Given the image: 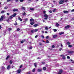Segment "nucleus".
<instances>
[{"instance_id": "obj_36", "label": "nucleus", "mask_w": 74, "mask_h": 74, "mask_svg": "<svg viewBox=\"0 0 74 74\" xmlns=\"http://www.w3.org/2000/svg\"><path fill=\"white\" fill-rule=\"evenodd\" d=\"M24 42V41L23 40H22L21 41V44H23V43Z\"/></svg>"}, {"instance_id": "obj_43", "label": "nucleus", "mask_w": 74, "mask_h": 74, "mask_svg": "<svg viewBox=\"0 0 74 74\" xmlns=\"http://www.w3.org/2000/svg\"><path fill=\"white\" fill-rule=\"evenodd\" d=\"M33 48V47L32 46H30L29 47V49H32Z\"/></svg>"}, {"instance_id": "obj_37", "label": "nucleus", "mask_w": 74, "mask_h": 74, "mask_svg": "<svg viewBox=\"0 0 74 74\" xmlns=\"http://www.w3.org/2000/svg\"><path fill=\"white\" fill-rule=\"evenodd\" d=\"M43 14H46V11H43Z\"/></svg>"}, {"instance_id": "obj_52", "label": "nucleus", "mask_w": 74, "mask_h": 74, "mask_svg": "<svg viewBox=\"0 0 74 74\" xmlns=\"http://www.w3.org/2000/svg\"><path fill=\"white\" fill-rule=\"evenodd\" d=\"M62 48H60L59 49V51H62Z\"/></svg>"}, {"instance_id": "obj_48", "label": "nucleus", "mask_w": 74, "mask_h": 74, "mask_svg": "<svg viewBox=\"0 0 74 74\" xmlns=\"http://www.w3.org/2000/svg\"><path fill=\"white\" fill-rule=\"evenodd\" d=\"M7 8H8V7H5L4 8L5 10H7Z\"/></svg>"}, {"instance_id": "obj_4", "label": "nucleus", "mask_w": 74, "mask_h": 74, "mask_svg": "<svg viewBox=\"0 0 74 74\" xmlns=\"http://www.w3.org/2000/svg\"><path fill=\"white\" fill-rule=\"evenodd\" d=\"M3 18H4V16L3 15H2L1 16L0 19V21H3Z\"/></svg>"}, {"instance_id": "obj_15", "label": "nucleus", "mask_w": 74, "mask_h": 74, "mask_svg": "<svg viewBox=\"0 0 74 74\" xmlns=\"http://www.w3.org/2000/svg\"><path fill=\"white\" fill-rule=\"evenodd\" d=\"M59 24L58 23H56V27H59Z\"/></svg>"}, {"instance_id": "obj_58", "label": "nucleus", "mask_w": 74, "mask_h": 74, "mask_svg": "<svg viewBox=\"0 0 74 74\" xmlns=\"http://www.w3.org/2000/svg\"><path fill=\"white\" fill-rule=\"evenodd\" d=\"M41 37H42V38H44V36H42Z\"/></svg>"}, {"instance_id": "obj_26", "label": "nucleus", "mask_w": 74, "mask_h": 74, "mask_svg": "<svg viewBox=\"0 0 74 74\" xmlns=\"http://www.w3.org/2000/svg\"><path fill=\"white\" fill-rule=\"evenodd\" d=\"M9 63L10 64H11L12 63V61L10 60L9 62Z\"/></svg>"}, {"instance_id": "obj_14", "label": "nucleus", "mask_w": 74, "mask_h": 74, "mask_svg": "<svg viewBox=\"0 0 74 74\" xmlns=\"http://www.w3.org/2000/svg\"><path fill=\"white\" fill-rule=\"evenodd\" d=\"M10 58V56L9 55H8L5 59L6 60H7V59H8Z\"/></svg>"}, {"instance_id": "obj_19", "label": "nucleus", "mask_w": 74, "mask_h": 74, "mask_svg": "<svg viewBox=\"0 0 74 74\" xmlns=\"http://www.w3.org/2000/svg\"><path fill=\"white\" fill-rule=\"evenodd\" d=\"M34 19L33 18H31L30 19V22H33V21H34Z\"/></svg>"}, {"instance_id": "obj_16", "label": "nucleus", "mask_w": 74, "mask_h": 74, "mask_svg": "<svg viewBox=\"0 0 74 74\" xmlns=\"http://www.w3.org/2000/svg\"><path fill=\"white\" fill-rule=\"evenodd\" d=\"M64 34V32H62L60 33L59 34H60V35H62V34Z\"/></svg>"}, {"instance_id": "obj_28", "label": "nucleus", "mask_w": 74, "mask_h": 74, "mask_svg": "<svg viewBox=\"0 0 74 74\" xmlns=\"http://www.w3.org/2000/svg\"><path fill=\"white\" fill-rule=\"evenodd\" d=\"M35 71H36V69L34 68L32 70V72H35Z\"/></svg>"}, {"instance_id": "obj_9", "label": "nucleus", "mask_w": 74, "mask_h": 74, "mask_svg": "<svg viewBox=\"0 0 74 74\" xmlns=\"http://www.w3.org/2000/svg\"><path fill=\"white\" fill-rule=\"evenodd\" d=\"M18 11V9H15L13 10V12H15V11Z\"/></svg>"}, {"instance_id": "obj_54", "label": "nucleus", "mask_w": 74, "mask_h": 74, "mask_svg": "<svg viewBox=\"0 0 74 74\" xmlns=\"http://www.w3.org/2000/svg\"><path fill=\"white\" fill-rule=\"evenodd\" d=\"M46 43H49V41L47 40H46Z\"/></svg>"}, {"instance_id": "obj_31", "label": "nucleus", "mask_w": 74, "mask_h": 74, "mask_svg": "<svg viewBox=\"0 0 74 74\" xmlns=\"http://www.w3.org/2000/svg\"><path fill=\"white\" fill-rule=\"evenodd\" d=\"M57 9L56 8L54 9L53 10V12H55V11H56Z\"/></svg>"}, {"instance_id": "obj_44", "label": "nucleus", "mask_w": 74, "mask_h": 74, "mask_svg": "<svg viewBox=\"0 0 74 74\" xmlns=\"http://www.w3.org/2000/svg\"><path fill=\"white\" fill-rule=\"evenodd\" d=\"M20 2L22 3V2H23V0H19Z\"/></svg>"}, {"instance_id": "obj_25", "label": "nucleus", "mask_w": 74, "mask_h": 74, "mask_svg": "<svg viewBox=\"0 0 74 74\" xmlns=\"http://www.w3.org/2000/svg\"><path fill=\"white\" fill-rule=\"evenodd\" d=\"M53 38H56V37H57V35H54L53 36Z\"/></svg>"}, {"instance_id": "obj_24", "label": "nucleus", "mask_w": 74, "mask_h": 74, "mask_svg": "<svg viewBox=\"0 0 74 74\" xmlns=\"http://www.w3.org/2000/svg\"><path fill=\"white\" fill-rule=\"evenodd\" d=\"M34 66H35V67H37V64L36 63H34Z\"/></svg>"}, {"instance_id": "obj_53", "label": "nucleus", "mask_w": 74, "mask_h": 74, "mask_svg": "<svg viewBox=\"0 0 74 74\" xmlns=\"http://www.w3.org/2000/svg\"><path fill=\"white\" fill-rule=\"evenodd\" d=\"M42 63L43 64H44L45 63V62H42Z\"/></svg>"}, {"instance_id": "obj_51", "label": "nucleus", "mask_w": 74, "mask_h": 74, "mask_svg": "<svg viewBox=\"0 0 74 74\" xmlns=\"http://www.w3.org/2000/svg\"><path fill=\"white\" fill-rule=\"evenodd\" d=\"M67 59H70V57L69 56H67Z\"/></svg>"}, {"instance_id": "obj_27", "label": "nucleus", "mask_w": 74, "mask_h": 74, "mask_svg": "<svg viewBox=\"0 0 74 74\" xmlns=\"http://www.w3.org/2000/svg\"><path fill=\"white\" fill-rule=\"evenodd\" d=\"M62 72H63V71L62 70H60L59 72V73H62Z\"/></svg>"}, {"instance_id": "obj_45", "label": "nucleus", "mask_w": 74, "mask_h": 74, "mask_svg": "<svg viewBox=\"0 0 74 74\" xmlns=\"http://www.w3.org/2000/svg\"><path fill=\"white\" fill-rule=\"evenodd\" d=\"M53 30H54V32H56V31H57V29H54Z\"/></svg>"}, {"instance_id": "obj_42", "label": "nucleus", "mask_w": 74, "mask_h": 74, "mask_svg": "<svg viewBox=\"0 0 74 74\" xmlns=\"http://www.w3.org/2000/svg\"><path fill=\"white\" fill-rule=\"evenodd\" d=\"M34 30H31V33H34Z\"/></svg>"}, {"instance_id": "obj_11", "label": "nucleus", "mask_w": 74, "mask_h": 74, "mask_svg": "<svg viewBox=\"0 0 74 74\" xmlns=\"http://www.w3.org/2000/svg\"><path fill=\"white\" fill-rule=\"evenodd\" d=\"M21 10H23V11H25V7L23 6L21 8Z\"/></svg>"}, {"instance_id": "obj_18", "label": "nucleus", "mask_w": 74, "mask_h": 74, "mask_svg": "<svg viewBox=\"0 0 74 74\" xmlns=\"http://www.w3.org/2000/svg\"><path fill=\"white\" fill-rule=\"evenodd\" d=\"M16 15V14L15 13H14L13 14V15H12L13 17H15V16Z\"/></svg>"}, {"instance_id": "obj_22", "label": "nucleus", "mask_w": 74, "mask_h": 74, "mask_svg": "<svg viewBox=\"0 0 74 74\" xmlns=\"http://www.w3.org/2000/svg\"><path fill=\"white\" fill-rule=\"evenodd\" d=\"M72 47V45H68V47H69V48H71Z\"/></svg>"}, {"instance_id": "obj_56", "label": "nucleus", "mask_w": 74, "mask_h": 74, "mask_svg": "<svg viewBox=\"0 0 74 74\" xmlns=\"http://www.w3.org/2000/svg\"><path fill=\"white\" fill-rule=\"evenodd\" d=\"M17 30L18 31L19 30H20V29L19 28H17Z\"/></svg>"}, {"instance_id": "obj_17", "label": "nucleus", "mask_w": 74, "mask_h": 74, "mask_svg": "<svg viewBox=\"0 0 74 74\" xmlns=\"http://www.w3.org/2000/svg\"><path fill=\"white\" fill-rule=\"evenodd\" d=\"M45 30H47L48 31V27H46L45 28Z\"/></svg>"}, {"instance_id": "obj_38", "label": "nucleus", "mask_w": 74, "mask_h": 74, "mask_svg": "<svg viewBox=\"0 0 74 74\" xmlns=\"http://www.w3.org/2000/svg\"><path fill=\"white\" fill-rule=\"evenodd\" d=\"M30 10H34V8H30Z\"/></svg>"}, {"instance_id": "obj_1", "label": "nucleus", "mask_w": 74, "mask_h": 74, "mask_svg": "<svg viewBox=\"0 0 74 74\" xmlns=\"http://www.w3.org/2000/svg\"><path fill=\"white\" fill-rule=\"evenodd\" d=\"M44 17H45V18H44V19H45V20H47V19H48V16L47 14H45L44 15Z\"/></svg>"}, {"instance_id": "obj_49", "label": "nucleus", "mask_w": 74, "mask_h": 74, "mask_svg": "<svg viewBox=\"0 0 74 74\" xmlns=\"http://www.w3.org/2000/svg\"><path fill=\"white\" fill-rule=\"evenodd\" d=\"M12 1V0H7V2H9V1Z\"/></svg>"}, {"instance_id": "obj_30", "label": "nucleus", "mask_w": 74, "mask_h": 74, "mask_svg": "<svg viewBox=\"0 0 74 74\" xmlns=\"http://www.w3.org/2000/svg\"><path fill=\"white\" fill-rule=\"evenodd\" d=\"M8 29L9 30V32H10L11 30H12V29L11 28H9Z\"/></svg>"}, {"instance_id": "obj_35", "label": "nucleus", "mask_w": 74, "mask_h": 74, "mask_svg": "<svg viewBox=\"0 0 74 74\" xmlns=\"http://www.w3.org/2000/svg\"><path fill=\"white\" fill-rule=\"evenodd\" d=\"M23 16H25V15H26V13H25V12H24V13H23Z\"/></svg>"}, {"instance_id": "obj_63", "label": "nucleus", "mask_w": 74, "mask_h": 74, "mask_svg": "<svg viewBox=\"0 0 74 74\" xmlns=\"http://www.w3.org/2000/svg\"><path fill=\"white\" fill-rule=\"evenodd\" d=\"M42 41L43 42H45V41H44V40H42Z\"/></svg>"}, {"instance_id": "obj_61", "label": "nucleus", "mask_w": 74, "mask_h": 74, "mask_svg": "<svg viewBox=\"0 0 74 74\" xmlns=\"http://www.w3.org/2000/svg\"><path fill=\"white\" fill-rule=\"evenodd\" d=\"M67 0H66V1H64V3H66V2H67Z\"/></svg>"}, {"instance_id": "obj_3", "label": "nucleus", "mask_w": 74, "mask_h": 74, "mask_svg": "<svg viewBox=\"0 0 74 74\" xmlns=\"http://www.w3.org/2000/svg\"><path fill=\"white\" fill-rule=\"evenodd\" d=\"M68 52L69 54H73L74 53V51H68Z\"/></svg>"}, {"instance_id": "obj_13", "label": "nucleus", "mask_w": 74, "mask_h": 74, "mask_svg": "<svg viewBox=\"0 0 74 74\" xmlns=\"http://www.w3.org/2000/svg\"><path fill=\"white\" fill-rule=\"evenodd\" d=\"M34 21H33L32 22H31L30 23V24L31 25H34Z\"/></svg>"}, {"instance_id": "obj_59", "label": "nucleus", "mask_w": 74, "mask_h": 74, "mask_svg": "<svg viewBox=\"0 0 74 74\" xmlns=\"http://www.w3.org/2000/svg\"><path fill=\"white\" fill-rule=\"evenodd\" d=\"M73 11H74V9H73V10H71V12H73Z\"/></svg>"}, {"instance_id": "obj_62", "label": "nucleus", "mask_w": 74, "mask_h": 74, "mask_svg": "<svg viewBox=\"0 0 74 74\" xmlns=\"http://www.w3.org/2000/svg\"><path fill=\"white\" fill-rule=\"evenodd\" d=\"M18 1H19L18 0H15V1H16V2H18Z\"/></svg>"}, {"instance_id": "obj_64", "label": "nucleus", "mask_w": 74, "mask_h": 74, "mask_svg": "<svg viewBox=\"0 0 74 74\" xmlns=\"http://www.w3.org/2000/svg\"><path fill=\"white\" fill-rule=\"evenodd\" d=\"M58 74H62V73H59V72H58Z\"/></svg>"}, {"instance_id": "obj_39", "label": "nucleus", "mask_w": 74, "mask_h": 74, "mask_svg": "<svg viewBox=\"0 0 74 74\" xmlns=\"http://www.w3.org/2000/svg\"><path fill=\"white\" fill-rule=\"evenodd\" d=\"M27 20H28L27 18H26L25 19V21H27Z\"/></svg>"}, {"instance_id": "obj_57", "label": "nucleus", "mask_w": 74, "mask_h": 74, "mask_svg": "<svg viewBox=\"0 0 74 74\" xmlns=\"http://www.w3.org/2000/svg\"><path fill=\"white\" fill-rule=\"evenodd\" d=\"M38 37V35H36L35 37V38H36Z\"/></svg>"}, {"instance_id": "obj_2", "label": "nucleus", "mask_w": 74, "mask_h": 74, "mask_svg": "<svg viewBox=\"0 0 74 74\" xmlns=\"http://www.w3.org/2000/svg\"><path fill=\"white\" fill-rule=\"evenodd\" d=\"M64 0H61L60 1L59 4H63V3H64Z\"/></svg>"}, {"instance_id": "obj_12", "label": "nucleus", "mask_w": 74, "mask_h": 74, "mask_svg": "<svg viewBox=\"0 0 74 74\" xmlns=\"http://www.w3.org/2000/svg\"><path fill=\"white\" fill-rule=\"evenodd\" d=\"M18 20H20V21L21 22H22V19L21 18H20V17H18Z\"/></svg>"}, {"instance_id": "obj_21", "label": "nucleus", "mask_w": 74, "mask_h": 74, "mask_svg": "<svg viewBox=\"0 0 74 74\" xmlns=\"http://www.w3.org/2000/svg\"><path fill=\"white\" fill-rule=\"evenodd\" d=\"M38 25L37 24H35L34 25V27H37V26H38Z\"/></svg>"}, {"instance_id": "obj_47", "label": "nucleus", "mask_w": 74, "mask_h": 74, "mask_svg": "<svg viewBox=\"0 0 74 74\" xmlns=\"http://www.w3.org/2000/svg\"><path fill=\"white\" fill-rule=\"evenodd\" d=\"M22 65H20V66L19 68H20V69H21V68H22Z\"/></svg>"}, {"instance_id": "obj_41", "label": "nucleus", "mask_w": 74, "mask_h": 74, "mask_svg": "<svg viewBox=\"0 0 74 74\" xmlns=\"http://www.w3.org/2000/svg\"><path fill=\"white\" fill-rule=\"evenodd\" d=\"M12 17H13V16L12 15L11 16H10V19H12Z\"/></svg>"}, {"instance_id": "obj_10", "label": "nucleus", "mask_w": 74, "mask_h": 74, "mask_svg": "<svg viewBox=\"0 0 74 74\" xmlns=\"http://www.w3.org/2000/svg\"><path fill=\"white\" fill-rule=\"evenodd\" d=\"M63 12L64 14H67V13H69V12L67 11L64 10L63 11Z\"/></svg>"}, {"instance_id": "obj_46", "label": "nucleus", "mask_w": 74, "mask_h": 74, "mask_svg": "<svg viewBox=\"0 0 74 74\" xmlns=\"http://www.w3.org/2000/svg\"><path fill=\"white\" fill-rule=\"evenodd\" d=\"M70 42H67V45H70Z\"/></svg>"}, {"instance_id": "obj_32", "label": "nucleus", "mask_w": 74, "mask_h": 74, "mask_svg": "<svg viewBox=\"0 0 74 74\" xmlns=\"http://www.w3.org/2000/svg\"><path fill=\"white\" fill-rule=\"evenodd\" d=\"M1 14H4V11L2 10V11H1Z\"/></svg>"}, {"instance_id": "obj_20", "label": "nucleus", "mask_w": 74, "mask_h": 74, "mask_svg": "<svg viewBox=\"0 0 74 74\" xmlns=\"http://www.w3.org/2000/svg\"><path fill=\"white\" fill-rule=\"evenodd\" d=\"M38 29H36L34 30V32H38Z\"/></svg>"}, {"instance_id": "obj_5", "label": "nucleus", "mask_w": 74, "mask_h": 74, "mask_svg": "<svg viewBox=\"0 0 74 74\" xmlns=\"http://www.w3.org/2000/svg\"><path fill=\"white\" fill-rule=\"evenodd\" d=\"M10 65H9L6 68V69L7 70H10V69H11V67H10Z\"/></svg>"}, {"instance_id": "obj_50", "label": "nucleus", "mask_w": 74, "mask_h": 74, "mask_svg": "<svg viewBox=\"0 0 74 74\" xmlns=\"http://www.w3.org/2000/svg\"><path fill=\"white\" fill-rule=\"evenodd\" d=\"M65 58L66 57H65V56H64L63 57H62V59H65Z\"/></svg>"}, {"instance_id": "obj_7", "label": "nucleus", "mask_w": 74, "mask_h": 74, "mask_svg": "<svg viewBox=\"0 0 74 74\" xmlns=\"http://www.w3.org/2000/svg\"><path fill=\"white\" fill-rule=\"evenodd\" d=\"M37 71H38V72H41L42 71V69H38Z\"/></svg>"}, {"instance_id": "obj_55", "label": "nucleus", "mask_w": 74, "mask_h": 74, "mask_svg": "<svg viewBox=\"0 0 74 74\" xmlns=\"http://www.w3.org/2000/svg\"><path fill=\"white\" fill-rule=\"evenodd\" d=\"M49 12L50 13H52V10H50Z\"/></svg>"}, {"instance_id": "obj_23", "label": "nucleus", "mask_w": 74, "mask_h": 74, "mask_svg": "<svg viewBox=\"0 0 74 74\" xmlns=\"http://www.w3.org/2000/svg\"><path fill=\"white\" fill-rule=\"evenodd\" d=\"M43 70H47V68L46 67H43Z\"/></svg>"}, {"instance_id": "obj_6", "label": "nucleus", "mask_w": 74, "mask_h": 74, "mask_svg": "<svg viewBox=\"0 0 74 74\" xmlns=\"http://www.w3.org/2000/svg\"><path fill=\"white\" fill-rule=\"evenodd\" d=\"M21 70L19 69V70H18L17 71V73L18 74H20L21 73Z\"/></svg>"}, {"instance_id": "obj_40", "label": "nucleus", "mask_w": 74, "mask_h": 74, "mask_svg": "<svg viewBox=\"0 0 74 74\" xmlns=\"http://www.w3.org/2000/svg\"><path fill=\"white\" fill-rule=\"evenodd\" d=\"M49 38V36H46V38L47 39H48V38Z\"/></svg>"}, {"instance_id": "obj_60", "label": "nucleus", "mask_w": 74, "mask_h": 74, "mask_svg": "<svg viewBox=\"0 0 74 74\" xmlns=\"http://www.w3.org/2000/svg\"><path fill=\"white\" fill-rule=\"evenodd\" d=\"M7 15H10V13H7Z\"/></svg>"}, {"instance_id": "obj_29", "label": "nucleus", "mask_w": 74, "mask_h": 74, "mask_svg": "<svg viewBox=\"0 0 74 74\" xmlns=\"http://www.w3.org/2000/svg\"><path fill=\"white\" fill-rule=\"evenodd\" d=\"M14 25L15 26H16L17 25H18V23H17V22H16V23H14Z\"/></svg>"}, {"instance_id": "obj_34", "label": "nucleus", "mask_w": 74, "mask_h": 74, "mask_svg": "<svg viewBox=\"0 0 74 74\" xmlns=\"http://www.w3.org/2000/svg\"><path fill=\"white\" fill-rule=\"evenodd\" d=\"M39 45H40V46H42V43H41L39 42Z\"/></svg>"}, {"instance_id": "obj_8", "label": "nucleus", "mask_w": 74, "mask_h": 74, "mask_svg": "<svg viewBox=\"0 0 74 74\" xmlns=\"http://www.w3.org/2000/svg\"><path fill=\"white\" fill-rule=\"evenodd\" d=\"M70 27V26L69 25H67V26H65V28L66 29H68V28H69Z\"/></svg>"}, {"instance_id": "obj_33", "label": "nucleus", "mask_w": 74, "mask_h": 74, "mask_svg": "<svg viewBox=\"0 0 74 74\" xmlns=\"http://www.w3.org/2000/svg\"><path fill=\"white\" fill-rule=\"evenodd\" d=\"M55 46L53 45H52V48H55Z\"/></svg>"}]
</instances>
